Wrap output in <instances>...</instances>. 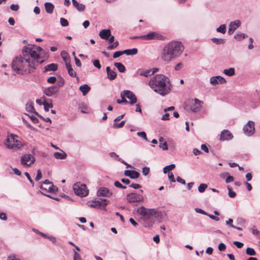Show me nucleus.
Instances as JSON below:
<instances>
[{"label": "nucleus", "mask_w": 260, "mask_h": 260, "mask_svg": "<svg viewBox=\"0 0 260 260\" xmlns=\"http://www.w3.org/2000/svg\"><path fill=\"white\" fill-rule=\"evenodd\" d=\"M151 72V70H147L145 71H143L142 70L139 69L136 73L139 74L140 76H144L145 77H148L149 76H151L150 73Z\"/></svg>", "instance_id": "cd10ccee"}, {"label": "nucleus", "mask_w": 260, "mask_h": 260, "mask_svg": "<svg viewBox=\"0 0 260 260\" xmlns=\"http://www.w3.org/2000/svg\"><path fill=\"white\" fill-rule=\"evenodd\" d=\"M120 96L121 98L122 103H123L124 104L128 103V102L125 99L126 95H125V94H124V91H123L121 92Z\"/></svg>", "instance_id": "de8ad7c7"}, {"label": "nucleus", "mask_w": 260, "mask_h": 260, "mask_svg": "<svg viewBox=\"0 0 260 260\" xmlns=\"http://www.w3.org/2000/svg\"><path fill=\"white\" fill-rule=\"evenodd\" d=\"M58 69V65L56 63H51L47 65L44 67V72H47L48 71H56Z\"/></svg>", "instance_id": "412c9836"}, {"label": "nucleus", "mask_w": 260, "mask_h": 260, "mask_svg": "<svg viewBox=\"0 0 260 260\" xmlns=\"http://www.w3.org/2000/svg\"><path fill=\"white\" fill-rule=\"evenodd\" d=\"M114 66L117 68L119 72L124 73L125 71V67L122 63L115 62Z\"/></svg>", "instance_id": "473e14b6"}, {"label": "nucleus", "mask_w": 260, "mask_h": 260, "mask_svg": "<svg viewBox=\"0 0 260 260\" xmlns=\"http://www.w3.org/2000/svg\"><path fill=\"white\" fill-rule=\"evenodd\" d=\"M211 40L213 43L218 45L223 44L225 42V40L224 39L213 38L211 39Z\"/></svg>", "instance_id": "c9c22d12"}, {"label": "nucleus", "mask_w": 260, "mask_h": 260, "mask_svg": "<svg viewBox=\"0 0 260 260\" xmlns=\"http://www.w3.org/2000/svg\"><path fill=\"white\" fill-rule=\"evenodd\" d=\"M58 89L55 85L46 88L44 90V93L48 96H51L58 92Z\"/></svg>", "instance_id": "f3484780"}, {"label": "nucleus", "mask_w": 260, "mask_h": 260, "mask_svg": "<svg viewBox=\"0 0 260 260\" xmlns=\"http://www.w3.org/2000/svg\"><path fill=\"white\" fill-rule=\"evenodd\" d=\"M66 67L68 70V74L71 77H76V73L73 70L71 64L69 62H66Z\"/></svg>", "instance_id": "b1692460"}, {"label": "nucleus", "mask_w": 260, "mask_h": 260, "mask_svg": "<svg viewBox=\"0 0 260 260\" xmlns=\"http://www.w3.org/2000/svg\"><path fill=\"white\" fill-rule=\"evenodd\" d=\"M19 5H14V4H12L11 6H10V9L12 10V11H17L18 9H19Z\"/></svg>", "instance_id": "338daca9"}, {"label": "nucleus", "mask_w": 260, "mask_h": 260, "mask_svg": "<svg viewBox=\"0 0 260 260\" xmlns=\"http://www.w3.org/2000/svg\"><path fill=\"white\" fill-rule=\"evenodd\" d=\"M73 5L79 12H83L85 10V6L82 4L79 3L76 0H72Z\"/></svg>", "instance_id": "5701e85b"}, {"label": "nucleus", "mask_w": 260, "mask_h": 260, "mask_svg": "<svg viewBox=\"0 0 260 260\" xmlns=\"http://www.w3.org/2000/svg\"><path fill=\"white\" fill-rule=\"evenodd\" d=\"M78 107H79V108L80 109H81V112L82 113H87V112L85 110H87V107L83 103H81L79 104Z\"/></svg>", "instance_id": "a19ab883"}, {"label": "nucleus", "mask_w": 260, "mask_h": 260, "mask_svg": "<svg viewBox=\"0 0 260 260\" xmlns=\"http://www.w3.org/2000/svg\"><path fill=\"white\" fill-rule=\"evenodd\" d=\"M184 47L179 41H172L166 44L161 53V59L167 63L178 57L183 52Z\"/></svg>", "instance_id": "7ed1b4c3"}, {"label": "nucleus", "mask_w": 260, "mask_h": 260, "mask_svg": "<svg viewBox=\"0 0 260 260\" xmlns=\"http://www.w3.org/2000/svg\"><path fill=\"white\" fill-rule=\"evenodd\" d=\"M255 123L253 121L249 120L244 125L243 131L244 134L248 137L252 136L255 132Z\"/></svg>", "instance_id": "6e6552de"}, {"label": "nucleus", "mask_w": 260, "mask_h": 260, "mask_svg": "<svg viewBox=\"0 0 260 260\" xmlns=\"http://www.w3.org/2000/svg\"><path fill=\"white\" fill-rule=\"evenodd\" d=\"M123 54H125L127 55H136L138 53V49L134 48L132 49H125L123 50Z\"/></svg>", "instance_id": "c756f323"}, {"label": "nucleus", "mask_w": 260, "mask_h": 260, "mask_svg": "<svg viewBox=\"0 0 260 260\" xmlns=\"http://www.w3.org/2000/svg\"><path fill=\"white\" fill-rule=\"evenodd\" d=\"M54 157L58 159H64L67 157V154L65 152L62 151V152H56L53 154Z\"/></svg>", "instance_id": "bb28decb"}, {"label": "nucleus", "mask_w": 260, "mask_h": 260, "mask_svg": "<svg viewBox=\"0 0 260 260\" xmlns=\"http://www.w3.org/2000/svg\"><path fill=\"white\" fill-rule=\"evenodd\" d=\"M149 172V168L145 167L142 169V173L144 176H146Z\"/></svg>", "instance_id": "69168bd1"}, {"label": "nucleus", "mask_w": 260, "mask_h": 260, "mask_svg": "<svg viewBox=\"0 0 260 260\" xmlns=\"http://www.w3.org/2000/svg\"><path fill=\"white\" fill-rule=\"evenodd\" d=\"M137 135L139 137H141L143 139H144L146 141H147V138L146 136V134L144 132H138L137 133Z\"/></svg>", "instance_id": "49530a36"}, {"label": "nucleus", "mask_w": 260, "mask_h": 260, "mask_svg": "<svg viewBox=\"0 0 260 260\" xmlns=\"http://www.w3.org/2000/svg\"><path fill=\"white\" fill-rule=\"evenodd\" d=\"M137 211L142 216L144 221H151L152 217L157 218L161 214L160 212L157 211L154 209H148L144 206H141Z\"/></svg>", "instance_id": "20e7f679"}, {"label": "nucleus", "mask_w": 260, "mask_h": 260, "mask_svg": "<svg viewBox=\"0 0 260 260\" xmlns=\"http://www.w3.org/2000/svg\"><path fill=\"white\" fill-rule=\"evenodd\" d=\"M60 22L61 26H62L64 27V26H67L69 25L68 21L65 18H61L60 19Z\"/></svg>", "instance_id": "a18cd8bd"}, {"label": "nucleus", "mask_w": 260, "mask_h": 260, "mask_svg": "<svg viewBox=\"0 0 260 260\" xmlns=\"http://www.w3.org/2000/svg\"><path fill=\"white\" fill-rule=\"evenodd\" d=\"M216 31L218 32H220L224 34L226 32V25L225 24H221L216 28Z\"/></svg>", "instance_id": "e433bc0d"}, {"label": "nucleus", "mask_w": 260, "mask_h": 260, "mask_svg": "<svg viewBox=\"0 0 260 260\" xmlns=\"http://www.w3.org/2000/svg\"><path fill=\"white\" fill-rule=\"evenodd\" d=\"M168 177L169 179V180L172 182H175L176 181L174 175L172 172H169L168 173Z\"/></svg>", "instance_id": "bf43d9fd"}, {"label": "nucleus", "mask_w": 260, "mask_h": 260, "mask_svg": "<svg viewBox=\"0 0 260 260\" xmlns=\"http://www.w3.org/2000/svg\"><path fill=\"white\" fill-rule=\"evenodd\" d=\"M113 192L108 188L105 187H100L96 192V195L99 197L109 198L112 196Z\"/></svg>", "instance_id": "9d476101"}, {"label": "nucleus", "mask_w": 260, "mask_h": 260, "mask_svg": "<svg viewBox=\"0 0 260 260\" xmlns=\"http://www.w3.org/2000/svg\"><path fill=\"white\" fill-rule=\"evenodd\" d=\"M47 81L49 83L54 84L56 81V78L54 76H51L48 78Z\"/></svg>", "instance_id": "09e8293b"}, {"label": "nucleus", "mask_w": 260, "mask_h": 260, "mask_svg": "<svg viewBox=\"0 0 260 260\" xmlns=\"http://www.w3.org/2000/svg\"><path fill=\"white\" fill-rule=\"evenodd\" d=\"M41 185H43V186L46 185H50V186H51L52 187H53V186H54L52 182L49 181L48 180H45Z\"/></svg>", "instance_id": "052dcab7"}, {"label": "nucleus", "mask_w": 260, "mask_h": 260, "mask_svg": "<svg viewBox=\"0 0 260 260\" xmlns=\"http://www.w3.org/2000/svg\"><path fill=\"white\" fill-rule=\"evenodd\" d=\"M30 44L23 47L22 55L16 57L12 62V68L18 74H28L34 72L39 64L43 62Z\"/></svg>", "instance_id": "f257e3e1"}, {"label": "nucleus", "mask_w": 260, "mask_h": 260, "mask_svg": "<svg viewBox=\"0 0 260 260\" xmlns=\"http://www.w3.org/2000/svg\"><path fill=\"white\" fill-rule=\"evenodd\" d=\"M106 71L107 77L109 80H113L116 78V73L114 71L112 70L110 67H107L106 68Z\"/></svg>", "instance_id": "aec40b11"}, {"label": "nucleus", "mask_w": 260, "mask_h": 260, "mask_svg": "<svg viewBox=\"0 0 260 260\" xmlns=\"http://www.w3.org/2000/svg\"><path fill=\"white\" fill-rule=\"evenodd\" d=\"M124 94L126 95V97L129 100L128 103L133 105L136 103L137 102V99L135 94L130 90H124Z\"/></svg>", "instance_id": "ddd939ff"}, {"label": "nucleus", "mask_w": 260, "mask_h": 260, "mask_svg": "<svg viewBox=\"0 0 260 260\" xmlns=\"http://www.w3.org/2000/svg\"><path fill=\"white\" fill-rule=\"evenodd\" d=\"M17 137L18 136L14 134H12L9 135L5 142L6 146L13 150H17L21 148L23 144L20 141L16 139Z\"/></svg>", "instance_id": "39448f33"}, {"label": "nucleus", "mask_w": 260, "mask_h": 260, "mask_svg": "<svg viewBox=\"0 0 260 260\" xmlns=\"http://www.w3.org/2000/svg\"><path fill=\"white\" fill-rule=\"evenodd\" d=\"M233 138V135L229 131L224 129L221 133L220 140L222 141H229L232 140Z\"/></svg>", "instance_id": "4468645a"}, {"label": "nucleus", "mask_w": 260, "mask_h": 260, "mask_svg": "<svg viewBox=\"0 0 260 260\" xmlns=\"http://www.w3.org/2000/svg\"><path fill=\"white\" fill-rule=\"evenodd\" d=\"M226 80L220 76L212 77L210 78V82L212 85L217 84H224L226 83Z\"/></svg>", "instance_id": "2eb2a0df"}, {"label": "nucleus", "mask_w": 260, "mask_h": 260, "mask_svg": "<svg viewBox=\"0 0 260 260\" xmlns=\"http://www.w3.org/2000/svg\"><path fill=\"white\" fill-rule=\"evenodd\" d=\"M233 244L239 248H242L243 246V243L239 241H234Z\"/></svg>", "instance_id": "774afa93"}, {"label": "nucleus", "mask_w": 260, "mask_h": 260, "mask_svg": "<svg viewBox=\"0 0 260 260\" xmlns=\"http://www.w3.org/2000/svg\"><path fill=\"white\" fill-rule=\"evenodd\" d=\"M246 253L247 255L253 256L256 254V252L253 248L248 247L246 249Z\"/></svg>", "instance_id": "ea45409f"}, {"label": "nucleus", "mask_w": 260, "mask_h": 260, "mask_svg": "<svg viewBox=\"0 0 260 260\" xmlns=\"http://www.w3.org/2000/svg\"><path fill=\"white\" fill-rule=\"evenodd\" d=\"M126 198L129 203L141 202L144 200L143 196L135 191L127 193Z\"/></svg>", "instance_id": "0eeeda50"}, {"label": "nucleus", "mask_w": 260, "mask_h": 260, "mask_svg": "<svg viewBox=\"0 0 260 260\" xmlns=\"http://www.w3.org/2000/svg\"><path fill=\"white\" fill-rule=\"evenodd\" d=\"M36 159L33 155L26 154L22 155L20 158V161L23 166L29 167L35 162Z\"/></svg>", "instance_id": "1a4fd4ad"}, {"label": "nucleus", "mask_w": 260, "mask_h": 260, "mask_svg": "<svg viewBox=\"0 0 260 260\" xmlns=\"http://www.w3.org/2000/svg\"><path fill=\"white\" fill-rule=\"evenodd\" d=\"M73 259L74 260H80L81 259V256L80 254L76 251H74V256H73Z\"/></svg>", "instance_id": "4d7b16f0"}, {"label": "nucleus", "mask_w": 260, "mask_h": 260, "mask_svg": "<svg viewBox=\"0 0 260 260\" xmlns=\"http://www.w3.org/2000/svg\"><path fill=\"white\" fill-rule=\"evenodd\" d=\"M208 185L205 183H201L198 187V191L200 193H203L205 191L206 189L207 188Z\"/></svg>", "instance_id": "58836bf2"}, {"label": "nucleus", "mask_w": 260, "mask_h": 260, "mask_svg": "<svg viewBox=\"0 0 260 260\" xmlns=\"http://www.w3.org/2000/svg\"><path fill=\"white\" fill-rule=\"evenodd\" d=\"M227 189L229 190V196L232 198H235L236 196V192L232 190L231 187L230 186H227Z\"/></svg>", "instance_id": "37998d69"}, {"label": "nucleus", "mask_w": 260, "mask_h": 260, "mask_svg": "<svg viewBox=\"0 0 260 260\" xmlns=\"http://www.w3.org/2000/svg\"><path fill=\"white\" fill-rule=\"evenodd\" d=\"M64 84V79L61 77L60 76H59L58 77V80L57 81V84L55 86L57 87V88L59 89L61 87H62Z\"/></svg>", "instance_id": "f704fd0d"}, {"label": "nucleus", "mask_w": 260, "mask_h": 260, "mask_svg": "<svg viewBox=\"0 0 260 260\" xmlns=\"http://www.w3.org/2000/svg\"><path fill=\"white\" fill-rule=\"evenodd\" d=\"M129 187L136 189L141 188L142 186L139 184L132 183L129 185Z\"/></svg>", "instance_id": "0e129e2a"}, {"label": "nucleus", "mask_w": 260, "mask_h": 260, "mask_svg": "<svg viewBox=\"0 0 260 260\" xmlns=\"http://www.w3.org/2000/svg\"><path fill=\"white\" fill-rule=\"evenodd\" d=\"M107 199L101 198L97 201H93L88 206L92 208H97L101 207L102 205L104 206H107Z\"/></svg>", "instance_id": "f8f14e48"}, {"label": "nucleus", "mask_w": 260, "mask_h": 260, "mask_svg": "<svg viewBox=\"0 0 260 260\" xmlns=\"http://www.w3.org/2000/svg\"><path fill=\"white\" fill-rule=\"evenodd\" d=\"M203 102L200 100L195 99L194 103L190 107V110L193 112H198L201 110Z\"/></svg>", "instance_id": "dca6fc26"}, {"label": "nucleus", "mask_w": 260, "mask_h": 260, "mask_svg": "<svg viewBox=\"0 0 260 260\" xmlns=\"http://www.w3.org/2000/svg\"><path fill=\"white\" fill-rule=\"evenodd\" d=\"M149 85L154 92L162 96L168 94L172 89L169 78L162 74H157L153 77L149 82Z\"/></svg>", "instance_id": "f03ea898"}, {"label": "nucleus", "mask_w": 260, "mask_h": 260, "mask_svg": "<svg viewBox=\"0 0 260 260\" xmlns=\"http://www.w3.org/2000/svg\"><path fill=\"white\" fill-rule=\"evenodd\" d=\"M73 190L75 193L81 197H84L88 195L89 190L85 184L77 182L74 184Z\"/></svg>", "instance_id": "423d86ee"}, {"label": "nucleus", "mask_w": 260, "mask_h": 260, "mask_svg": "<svg viewBox=\"0 0 260 260\" xmlns=\"http://www.w3.org/2000/svg\"><path fill=\"white\" fill-rule=\"evenodd\" d=\"M247 37V35L242 33L240 31L237 32L236 34L234 36V38L238 41H241L243 39H244Z\"/></svg>", "instance_id": "7c9ffc66"}, {"label": "nucleus", "mask_w": 260, "mask_h": 260, "mask_svg": "<svg viewBox=\"0 0 260 260\" xmlns=\"http://www.w3.org/2000/svg\"><path fill=\"white\" fill-rule=\"evenodd\" d=\"M79 90L82 92L83 95L85 96L90 91V87L87 84H84L79 87Z\"/></svg>", "instance_id": "a878e982"}, {"label": "nucleus", "mask_w": 260, "mask_h": 260, "mask_svg": "<svg viewBox=\"0 0 260 260\" xmlns=\"http://www.w3.org/2000/svg\"><path fill=\"white\" fill-rule=\"evenodd\" d=\"M99 36L102 39L108 40L111 36V30L110 29H102L99 32Z\"/></svg>", "instance_id": "6ab92c4d"}, {"label": "nucleus", "mask_w": 260, "mask_h": 260, "mask_svg": "<svg viewBox=\"0 0 260 260\" xmlns=\"http://www.w3.org/2000/svg\"><path fill=\"white\" fill-rule=\"evenodd\" d=\"M141 39L145 40H161L162 36L156 32H150L147 35L140 36Z\"/></svg>", "instance_id": "9b49d317"}, {"label": "nucleus", "mask_w": 260, "mask_h": 260, "mask_svg": "<svg viewBox=\"0 0 260 260\" xmlns=\"http://www.w3.org/2000/svg\"><path fill=\"white\" fill-rule=\"evenodd\" d=\"M45 10L48 14H52L54 8V5L49 2H46L44 4Z\"/></svg>", "instance_id": "393cba45"}, {"label": "nucleus", "mask_w": 260, "mask_h": 260, "mask_svg": "<svg viewBox=\"0 0 260 260\" xmlns=\"http://www.w3.org/2000/svg\"><path fill=\"white\" fill-rule=\"evenodd\" d=\"M93 64L95 68H96L99 69H100L101 68V65L100 63L99 60H98V59L94 60L93 61Z\"/></svg>", "instance_id": "3c124183"}, {"label": "nucleus", "mask_w": 260, "mask_h": 260, "mask_svg": "<svg viewBox=\"0 0 260 260\" xmlns=\"http://www.w3.org/2000/svg\"><path fill=\"white\" fill-rule=\"evenodd\" d=\"M124 174L125 176L134 179L139 178L140 176V173L134 170H125Z\"/></svg>", "instance_id": "a211bd4d"}, {"label": "nucleus", "mask_w": 260, "mask_h": 260, "mask_svg": "<svg viewBox=\"0 0 260 260\" xmlns=\"http://www.w3.org/2000/svg\"><path fill=\"white\" fill-rule=\"evenodd\" d=\"M109 155L110 157L114 158L115 159L119 161V158H120L119 156L114 152H110L109 153Z\"/></svg>", "instance_id": "6e6d98bb"}, {"label": "nucleus", "mask_w": 260, "mask_h": 260, "mask_svg": "<svg viewBox=\"0 0 260 260\" xmlns=\"http://www.w3.org/2000/svg\"><path fill=\"white\" fill-rule=\"evenodd\" d=\"M241 25V22L239 20H236L234 21H232L230 24L229 27L232 28L234 30H235L237 28H238Z\"/></svg>", "instance_id": "c85d7f7f"}, {"label": "nucleus", "mask_w": 260, "mask_h": 260, "mask_svg": "<svg viewBox=\"0 0 260 260\" xmlns=\"http://www.w3.org/2000/svg\"><path fill=\"white\" fill-rule=\"evenodd\" d=\"M194 210L197 213H200L207 216L208 215V213H207L206 212H205V211L200 208H196L194 209Z\"/></svg>", "instance_id": "864d4df0"}, {"label": "nucleus", "mask_w": 260, "mask_h": 260, "mask_svg": "<svg viewBox=\"0 0 260 260\" xmlns=\"http://www.w3.org/2000/svg\"><path fill=\"white\" fill-rule=\"evenodd\" d=\"M223 73L228 76H232L235 74V69L231 68L228 69H224Z\"/></svg>", "instance_id": "2f4dec72"}, {"label": "nucleus", "mask_w": 260, "mask_h": 260, "mask_svg": "<svg viewBox=\"0 0 260 260\" xmlns=\"http://www.w3.org/2000/svg\"><path fill=\"white\" fill-rule=\"evenodd\" d=\"M122 54H123V50L122 51H116V52H115L114 53V54L113 55V57L114 58H116L119 57L120 56H121Z\"/></svg>", "instance_id": "8fccbe9b"}, {"label": "nucleus", "mask_w": 260, "mask_h": 260, "mask_svg": "<svg viewBox=\"0 0 260 260\" xmlns=\"http://www.w3.org/2000/svg\"><path fill=\"white\" fill-rule=\"evenodd\" d=\"M44 105V110L46 112H48L50 108H52L53 107V105L52 103H48L44 102L43 103Z\"/></svg>", "instance_id": "c03bdc74"}, {"label": "nucleus", "mask_w": 260, "mask_h": 260, "mask_svg": "<svg viewBox=\"0 0 260 260\" xmlns=\"http://www.w3.org/2000/svg\"><path fill=\"white\" fill-rule=\"evenodd\" d=\"M42 172L40 169L38 170L37 176L35 178V180L38 181L39 180H40L42 178Z\"/></svg>", "instance_id": "603ef678"}, {"label": "nucleus", "mask_w": 260, "mask_h": 260, "mask_svg": "<svg viewBox=\"0 0 260 260\" xmlns=\"http://www.w3.org/2000/svg\"><path fill=\"white\" fill-rule=\"evenodd\" d=\"M24 175L26 176V177H27V179L29 180V182L31 183L32 186H34V182L31 179L29 174L27 172H25L24 173Z\"/></svg>", "instance_id": "e2e57ef3"}, {"label": "nucleus", "mask_w": 260, "mask_h": 260, "mask_svg": "<svg viewBox=\"0 0 260 260\" xmlns=\"http://www.w3.org/2000/svg\"><path fill=\"white\" fill-rule=\"evenodd\" d=\"M233 222V220L231 218H230L228 220H226L225 222H226V224L229 225L230 227L232 228H236V226H235L234 225H233L232 224Z\"/></svg>", "instance_id": "5fc2aeb1"}, {"label": "nucleus", "mask_w": 260, "mask_h": 260, "mask_svg": "<svg viewBox=\"0 0 260 260\" xmlns=\"http://www.w3.org/2000/svg\"><path fill=\"white\" fill-rule=\"evenodd\" d=\"M40 188L48 192H55L58 190L57 187L55 186H53V187H52L51 186H50V185L43 186V185H41Z\"/></svg>", "instance_id": "4be33fe9"}, {"label": "nucleus", "mask_w": 260, "mask_h": 260, "mask_svg": "<svg viewBox=\"0 0 260 260\" xmlns=\"http://www.w3.org/2000/svg\"><path fill=\"white\" fill-rule=\"evenodd\" d=\"M218 248L219 251H223L226 248V246L223 243H220L218 246Z\"/></svg>", "instance_id": "13d9d810"}, {"label": "nucleus", "mask_w": 260, "mask_h": 260, "mask_svg": "<svg viewBox=\"0 0 260 260\" xmlns=\"http://www.w3.org/2000/svg\"><path fill=\"white\" fill-rule=\"evenodd\" d=\"M159 146L160 148H162L163 150H167L168 149L167 143L166 142H164L162 144L160 143Z\"/></svg>", "instance_id": "680f3d73"}, {"label": "nucleus", "mask_w": 260, "mask_h": 260, "mask_svg": "<svg viewBox=\"0 0 260 260\" xmlns=\"http://www.w3.org/2000/svg\"><path fill=\"white\" fill-rule=\"evenodd\" d=\"M25 109L27 112H34V111H35V108L33 102L32 101H28L26 104Z\"/></svg>", "instance_id": "72a5a7b5"}, {"label": "nucleus", "mask_w": 260, "mask_h": 260, "mask_svg": "<svg viewBox=\"0 0 260 260\" xmlns=\"http://www.w3.org/2000/svg\"><path fill=\"white\" fill-rule=\"evenodd\" d=\"M175 168V164H171L166 166L163 169V172L165 174H166L168 172L173 170Z\"/></svg>", "instance_id": "4c0bfd02"}, {"label": "nucleus", "mask_w": 260, "mask_h": 260, "mask_svg": "<svg viewBox=\"0 0 260 260\" xmlns=\"http://www.w3.org/2000/svg\"><path fill=\"white\" fill-rule=\"evenodd\" d=\"M125 123V120H122L119 123H117L115 122L113 125V127L114 128H121L124 126Z\"/></svg>", "instance_id": "79ce46f5"}]
</instances>
